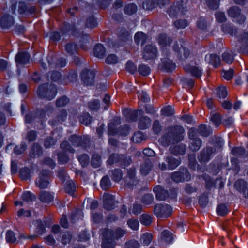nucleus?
<instances>
[{"label":"nucleus","instance_id":"nucleus-22","mask_svg":"<svg viewBox=\"0 0 248 248\" xmlns=\"http://www.w3.org/2000/svg\"><path fill=\"white\" fill-rule=\"evenodd\" d=\"M46 111L41 109L40 110H37L34 112L31 113L27 115L25 117V121L26 123H31L33 121L35 120L36 118H43L45 116Z\"/></svg>","mask_w":248,"mask_h":248},{"label":"nucleus","instance_id":"nucleus-19","mask_svg":"<svg viewBox=\"0 0 248 248\" xmlns=\"http://www.w3.org/2000/svg\"><path fill=\"white\" fill-rule=\"evenodd\" d=\"M239 41L242 43L238 51L248 53V32H242L238 37Z\"/></svg>","mask_w":248,"mask_h":248},{"label":"nucleus","instance_id":"nucleus-17","mask_svg":"<svg viewBox=\"0 0 248 248\" xmlns=\"http://www.w3.org/2000/svg\"><path fill=\"white\" fill-rule=\"evenodd\" d=\"M125 184L130 188H133L138 182L136 176V170L134 168H131L127 170V174L124 178Z\"/></svg>","mask_w":248,"mask_h":248},{"label":"nucleus","instance_id":"nucleus-24","mask_svg":"<svg viewBox=\"0 0 248 248\" xmlns=\"http://www.w3.org/2000/svg\"><path fill=\"white\" fill-rule=\"evenodd\" d=\"M186 146L185 144H180L170 146L169 148L170 153L175 155H183L185 154Z\"/></svg>","mask_w":248,"mask_h":248},{"label":"nucleus","instance_id":"nucleus-2","mask_svg":"<svg viewBox=\"0 0 248 248\" xmlns=\"http://www.w3.org/2000/svg\"><path fill=\"white\" fill-rule=\"evenodd\" d=\"M172 49L178 59L180 60L185 61L191 55V51L183 39H179V42H175L173 45Z\"/></svg>","mask_w":248,"mask_h":248},{"label":"nucleus","instance_id":"nucleus-12","mask_svg":"<svg viewBox=\"0 0 248 248\" xmlns=\"http://www.w3.org/2000/svg\"><path fill=\"white\" fill-rule=\"evenodd\" d=\"M172 180L176 183L188 181L191 178V175L186 168H182L179 171H176L171 174Z\"/></svg>","mask_w":248,"mask_h":248},{"label":"nucleus","instance_id":"nucleus-45","mask_svg":"<svg viewBox=\"0 0 248 248\" xmlns=\"http://www.w3.org/2000/svg\"><path fill=\"white\" fill-rule=\"evenodd\" d=\"M21 199L24 202H32L36 200V196L30 191H25L22 195Z\"/></svg>","mask_w":248,"mask_h":248},{"label":"nucleus","instance_id":"nucleus-62","mask_svg":"<svg viewBox=\"0 0 248 248\" xmlns=\"http://www.w3.org/2000/svg\"><path fill=\"white\" fill-rule=\"evenodd\" d=\"M60 147L64 151H68L71 153H74L75 152V150L67 141L62 142L60 145Z\"/></svg>","mask_w":248,"mask_h":248},{"label":"nucleus","instance_id":"nucleus-37","mask_svg":"<svg viewBox=\"0 0 248 248\" xmlns=\"http://www.w3.org/2000/svg\"><path fill=\"white\" fill-rule=\"evenodd\" d=\"M121 124L120 119L116 118L114 123H112L108 125V133L109 135H113L119 132L116 128V124Z\"/></svg>","mask_w":248,"mask_h":248},{"label":"nucleus","instance_id":"nucleus-64","mask_svg":"<svg viewBox=\"0 0 248 248\" xmlns=\"http://www.w3.org/2000/svg\"><path fill=\"white\" fill-rule=\"evenodd\" d=\"M27 149V145L25 142H22L19 146H16L14 150V153L16 155L23 153Z\"/></svg>","mask_w":248,"mask_h":248},{"label":"nucleus","instance_id":"nucleus-55","mask_svg":"<svg viewBox=\"0 0 248 248\" xmlns=\"http://www.w3.org/2000/svg\"><path fill=\"white\" fill-rule=\"evenodd\" d=\"M161 114L167 117L171 116L174 114V109L170 106H168L161 110Z\"/></svg>","mask_w":248,"mask_h":248},{"label":"nucleus","instance_id":"nucleus-46","mask_svg":"<svg viewBox=\"0 0 248 248\" xmlns=\"http://www.w3.org/2000/svg\"><path fill=\"white\" fill-rule=\"evenodd\" d=\"M111 185V181L108 176H105L102 178L100 182V186L103 189L105 190H108L110 188Z\"/></svg>","mask_w":248,"mask_h":248},{"label":"nucleus","instance_id":"nucleus-57","mask_svg":"<svg viewBox=\"0 0 248 248\" xmlns=\"http://www.w3.org/2000/svg\"><path fill=\"white\" fill-rule=\"evenodd\" d=\"M118 195H112L108 193H105L103 195V202H112L117 201L119 200Z\"/></svg>","mask_w":248,"mask_h":248},{"label":"nucleus","instance_id":"nucleus-26","mask_svg":"<svg viewBox=\"0 0 248 248\" xmlns=\"http://www.w3.org/2000/svg\"><path fill=\"white\" fill-rule=\"evenodd\" d=\"M184 68L186 72L190 73L192 76L197 78H200L202 75V70L198 67L186 65Z\"/></svg>","mask_w":248,"mask_h":248},{"label":"nucleus","instance_id":"nucleus-34","mask_svg":"<svg viewBox=\"0 0 248 248\" xmlns=\"http://www.w3.org/2000/svg\"><path fill=\"white\" fill-rule=\"evenodd\" d=\"M173 234L169 231L165 230L162 232L160 238L161 241L169 244L173 240Z\"/></svg>","mask_w":248,"mask_h":248},{"label":"nucleus","instance_id":"nucleus-3","mask_svg":"<svg viewBox=\"0 0 248 248\" xmlns=\"http://www.w3.org/2000/svg\"><path fill=\"white\" fill-rule=\"evenodd\" d=\"M57 92V88L54 84L46 83L39 87L37 93L39 97L51 100L55 97Z\"/></svg>","mask_w":248,"mask_h":248},{"label":"nucleus","instance_id":"nucleus-35","mask_svg":"<svg viewBox=\"0 0 248 248\" xmlns=\"http://www.w3.org/2000/svg\"><path fill=\"white\" fill-rule=\"evenodd\" d=\"M158 42L162 47H165L171 44L172 40L165 34H161L158 38Z\"/></svg>","mask_w":248,"mask_h":248},{"label":"nucleus","instance_id":"nucleus-43","mask_svg":"<svg viewBox=\"0 0 248 248\" xmlns=\"http://www.w3.org/2000/svg\"><path fill=\"white\" fill-rule=\"evenodd\" d=\"M75 189V185L72 180L67 181L66 182L65 185V190L67 193L73 196Z\"/></svg>","mask_w":248,"mask_h":248},{"label":"nucleus","instance_id":"nucleus-38","mask_svg":"<svg viewBox=\"0 0 248 248\" xmlns=\"http://www.w3.org/2000/svg\"><path fill=\"white\" fill-rule=\"evenodd\" d=\"M147 36L142 32H138L135 35L134 39L137 45H143L147 40Z\"/></svg>","mask_w":248,"mask_h":248},{"label":"nucleus","instance_id":"nucleus-48","mask_svg":"<svg viewBox=\"0 0 248 248\" xmlns=\"http://www.w3.org/2000/svg\"><path fill=\"white\" fill-rule=\"evenodd\" d=\"M217 215L223 216L227 214L229 210L227 206L225 203H220L217 207Z\"/></svg>","mask_w":248,"mask_h":248},{"label":"nucleus","instance_id":"nucleus-33","mask_svg":"<svg viewBox=\"0 0 248 248\" xmlns=\"http://www.w3.org/2000/svg\"><path fill=\"white\" fill-rule=\"evenodd\" d=\"M151 120L147 116H142L139 121V127L140 129H145L149 127L151 124Z\"/></svg>","mask_w":248,"mask_h":248},{"label":"nucleus","instance_id":"nucleus-56","mask_svg":"<svg viewBox=\"0 0 248 248\" xmlns=\"http://www.w3.org/2000/svg\"><path fill=\"white\" fill-rule=\"evenodd\" d=\"M140 222L144 225H149L152 222V217L148 214H143L140 216Z\"/></svg>","mask_w":248,"mask_h":248},{"label":"nucleus","instance_id":"nucleus-23","mask_svg":"<svg viewBox=\"0 0 248 248\" xmlns=\"http://www.w3.org/2000/svg\"><path fill=\"white\" fill-rule=\"evenodd\" d=\"M153 166L152 159L147 158L140 165V172L142 175H147L151 170Z\"/></svg>","mask_w":248,"mask_h":248},{"label":"nucleus","instance_id":"nucleus-1","mask_svg":"<svg viewBox=\"0 0 248 248\" xmlns=\"http://www.w3.org/2000/svg\"><path fill=\"white\" fill-rule=\"evenodd\" d=\"M185 129L183 126L175 125L167 127L165 129V133L160 139L164 146H168L171 144L177 143L183 140Z\"/></svg>","mask_w":248,"mask_h":248},{"label":"nucleus","instance_id":"nucleus-58","mask_svg":"<svg viewBox=\"0 0 248 248\" xmlns=\"http://www.w3.org/2000/svg\"><path fill=\"white\" fill-rule=\"evenodd\" d=\"M173 25L177 29H184L188 26V22L186 19H179L174 21Z\"/></svg>","mask_w":248,"mask_h":248},{"label":"nucleus","instance_id":"nucleus-6","mask_svg":"<svg viewBox=\"0 0 248 248\" xmlns=\"http://www.w3.org/2000/svg\"><path fill=\"white\" fill-rule=\"evenodd\" d=\"M189 139L188 148L192 152H195L200 150L202 144V140L196 135L194 128L189 129L188 133Z\"/></svg>","mask_w":248,"mask_h":248},{"label":"nucleus","instance_id":"nucleus-9","mask_svg":"<svg viewBox=\"0 0 248 248\" xmlns=\"http://www.w3.org/2000/svg\"><path fill=\"white\" fill-rule=\"evenodd\" d=\"M165 161L167 164L163 162L159 163V168L161 170H173L177 168L181 164V159L180 158H176L172 156L169 155L165 158Z\"/></svg>","mask_w":248,"mask_h":248},{"label":"nucleus","instance_id":"nucleus-29","mask_svg":"<svg viewBox=\"0 0 248 248\" xmlns=\"http://www.w3.org/2000/svg\"><path fill=\"white\" fill-rule=\"evenodd\" d=\"M205 60L209 64L213 65L215 67L217 66L220 62L219 56L214 54L206 55Z\"/></svg>","mask_w":248,"mask_h":248},{"label":"nucleus","instance_id":"nucleus-59","mask_svg":"<svg viewBox=\"0 0 248 248\" xmlns=\"http://www.w3.org/2000/svg\"><path fill=\"white\" fill-rule=\"evenodd\" d=\"M132 139L133 141L135 143H140L142 140H145V138L141 132L138 131L134 133Z\"/></svg>","mask_w":248,"mask_h":248},{"label":"nucleus","instance_id":"nucleus-53","mask_svg":"<svg viewBox=\"0 0 248 248\" xmlns=\"http://www.w3.org/2000/svg\"><path fill=\"white\" fill-rule=\"evenodd\" d=\"M155 0H145L143 3V8L145 10H151L156 7Z\"/></svg>","mask_w":248,"mask_h":248},{"label":"nucleus","instance_id":"nucleus-21","mask_svg":"<svg viewBox=\"0 0 248 248\" xmlns=\"http://www.w3.org/2000/svg\"><path fill=\"white\" fill-rule=\"evenodd\" d=\"M31 56L27 52H19L16 55L15 60L18 64H26L29 63Z\"/></svg>","mask_w":248,"mask_h":248},{"label":"nucleus","instance_id":"nucleus-25","mask_svg":"<svg viewBox=\"0 0 248 248\" xmlns=\"http://www.w3.org/2000/svg\"><path fill=\"white\" fill-rule=\"evenodd\" d=\"M14 23L12 16L9 14L4 15L0 20V26L2 28H9Z\"/></svg>","mask_w":248,"mask_h":248},{"label":"nucleus","instance_id":"nucleus-11","mask_svg":"<svg viewBox=\"0 0 248 248\" xmlns=\"http://www.w3.org/2000/svg\"><path fill=\"white\" fill-rule=\"evenodd\" d=\"M157 48L155 46L147 45L142 50V58L146 61L154 60L157 57Z\"/></svg>","mask_w":248,"mask_h":248},{"label":"nucleus","instance_id":"nucleus-4","mask_svg":"<svg viewBox=\"0 0 248 248\" xmlns=\"http://www.w3.org/2000/svg\"><path fill=\"white\" fill-rule=\"evenodd\" d=\"M187 7L185 5L184 0H182L180 3L179 1L174 3L167 10V13L170 17L175 18L178 16L183 15L187 12Z\"/></svg>","mask_w":248,"mask_h":248},{"label":"nucleus","instance_id":"nucleus-44","mask_svg":"<svg viewBox=\"0 0 248 248\" xmlns=\"http://www.w3.org/2000/svg\"><path fill=\"white\" fill-rule=\"evenodd\" d=\"M222 31L224 33L230 34L231 35H235L237 33L236 29L229 24L222 25Z\"/></svg>","mask_w":248,"mask_h":248},{"label":"nucleus","instance_id":"nucleus-51","mask_svg":"<svg viewBox=\"0 0 248 248\" xmlns=\"http://www.w3.org/2000/svg\"><path fill=\"white\" fill-rule=\"evenodd\" d=\"M137 11V6L136 4L131 3L127 5L124 8V12L126 14L131 15Z\"/></svg>","mask_w":248,"mask_h":248},{"label":"nucleus","instance_id":"nucleus-14","mask_svg":"<svg viewBox=\"0 0 248 248\" xmlns=\"http://www.w3.org/2000/svg\"><path fill=\"white\" fill-rule=\"evenodd\" d=\"M47 60L50 69L63 67L66 64V61L65 59L63 58H56L52 54H49Z\"/></svg>","mask_w":248,"mask_h":248},{"label":"nucleus","instance_id":"nucleus-52","mask_svg":"<svg viewBox=\"0 0 248 248\" xmlns=\"http://www.w3.org/2000/svg\"><path fill=\"white\" fill-rule=\"evenodd\" d=\"M92 117L87 112L83 113L80 116L79 121L80 123L84 125H88L91 123Z\"/></svg>","mask_w":248,"mask_h":248},{"label":"nucleus","instance_id":"nucleus-10","mask_svg":"<svg viewBox=\"0 0 248 248\" xmlns=\"http://www.w3.org/2000/svg\"><path fill=\"white\" fill-rule=\"evenodd\" d=\"M227 13L229 16L236 18L237 22L240 24L244 23L246 20V16L241 13V10L238 6L231 7L227 10Z\"/></svg>","mask_w":248,"mask_h":248},{"label":"nucleus","instance_id":"nucleus-8","mask_svg":"<svg viewBox=\"0 0 248 248\" xmlns=\"http://www.w3.org/2000/svg\"><path fill=\"white\" fill-rule=\"evenodd\" d=\"M216 153V149L214 147L206 146L204 147L198 155V161L202 164L208 162L213 155Z\"/></svg>","mask_w":248,"mask_h":248},{"label":"nucleus","instance_id":"nucleus-36","mask_svg":"<svg viewBox=\"0 0 248 248\" xmlns=\"http://www.w3.org/2000/svg\"><path fill=\"white\" fill-rule=\"evenodd\" d=\"M234 187L238 191L244 193L247 187V183L244 180L239 179L235 182Z\"/></svg>","mask_w":248,"mask_h":248},{"label":"nucleus","instance_id":"nucleus-50","mask_svg":"<svg viewBox=\"0 0 248 248\" xmlns=\"http://www.w3.org/2000/svg\"><path fill=\"white\" fill-rule=\"evenodd\" d=\"M121 155H119L117 154H113L110 155L109 158L108 159L107 162L109 165L113 164L115 163H121Z\"/></svg>","mask_w":248,"mask_h":248},{"label":"nucleus","instance_id":"nucleus-54","mask_svg":"<svg viewBox=\"0 0 248 248\" xmlns=\"http://www.w3.org/2000/svg\"><path fill=\"white\" fill-rule=\"evenodd\" d=\"M138 71L140 75L146 76L150 73L151 69L147 65L142 64L139 65Z\"/></svg>","mask_w":248,"mask_h":248},{"label":"nucleus","instance_id":"nucleus-41","mask_svg":"<svg viewBox=\"0 0 248 248\" xmlns=\"http://www.w3.org/2000/svg\"><path fill=\"white\" fill-rule=\"evenodd\" d=\"M111 172V176L112 179L116 182H119L122 178V172L120 169H115L110 171Z\"/></svg>","mask_w":248,"mask_h":248},{"label":"nucleus","instance_id":"nucleus-42","mask_svg":"<svg viewBox=\"0 0 248 248\" xmlns=\"http://www.w3.org/2000/svg\"><path fill=\"white\" fill-rule=\"evenodd\" d=\"M198 132L202 136L207 137L212 133V130L210 127H207L205 125L201 124L198 127Z\"/></svg>","mask_w":248,"mask_h":248},{"label":"nucleus","instance_id":"nucleus-5","mask_svg":"<svg viewBox=\"0 0 248 248\" xmlns=\"http://www.w3.org/2000/svg\"><path fill=\"white\" fill-rule=\"evenodd\" d=\"M172 209L169 204L165 203H159L155 205L154 213L159 219L165 218L170 216Z\"/></svg>","mask_w":248,"mask_h":248},{"label":"nucleus","instance_id":"nucleus-60","mask_svg":"<svg viewBox=\"0 0 248 248\" xmlns=\"http://www.w3.org/2000/svg\"><path fill=\"white\" fill-rule=\"evenodd\" d=\"M118 58L114 54L108 55L105 59V62L108 64H116L118 62Z\"/></svg>","mask_w":248,"mask_h":248},{"label":"nucleus","instance_id":"nucleus-61","mask_svg":"<svg viewBox=\"0 0 248 248\" xmlns=\"http://www.w3.org/2000/svg\"><path fill=\"white\" fill-rule=\"evenodd\" d=\"M227 94L226 88L224 86L220 87L217 90V95L220 99L225 98Z\"/></svg>","mask_w":248,"mask_h":248},{"label":"nucleus","instance_id":"nucleus-16","mask_svg":"<svg viewBox=\"0 0 248 248\" xmlns=\"http://www.w3.org/2000/svg\"><path fill=\"white\" fill-rule=\"evenodd\" d=\"M131 41V37L128 31L125 29H121L119 33L118 40L115 42L114 46L118 47L124 46L126 43Z\"/></svg>","mask_w":248,"mask_h":248},{"label":"nucleus","instance_id":"nucleus-49","mask_svg":"<svg viewBox=\"0 0 248 248\" xmlns=\"http://www.w3.org/2000/svg\"><path fill=\"white\" fill-rule=\"evenodd\" d=\"M65 49L70 55H73L77 52L78 47L75 44L69 43L66 45Z\"/></svg>","mask_w":248,"mask_h":248},{"label":"nucleus","instance_id":"nucleus-27","mask_svg":"<svg viewBox=\"0 0 248 248\" xmlns=\"http://www.w3.org/2000/svg\"><path fill=\"white\" fill-rule=\"evenodd\" d=\"M140 110H131L128 108H125L124 110L123 113L124 115L128 119L132 121H136L138 116V114L140 115L142 113Z\"/></svg>","mask_w":248,"mask_h":248},{"label":"nucleus","instance_id":"nucleus-28","mask_svg":"<svg viewBox=\"0 0 248 248\" xmlns=\"http://www.w3.org/2000/svg\"><path fill=\"white\" fill-rule=\"evenodd\" d=\"M43 154L41 146L36 143H34L30 152V156L31 158L39 157Z\"/></svg>","mask_w":248,"mask_h":248},{"label":"nucleus","instance_id":"nucleus-40","mask_svg":"<svg viewBox=\"0 0 248 248\" xmlns=\"http://www.w3.org/2000/svg\"><path fill=\"white\" fill-rule=\"evenodd\" d=\"M222 60L227 64H231L234 61V54L231 51L224 52L222 55Z\"/></svg>","mask_w":248,"mask_h":248},{"label":"nucleus","instance_id":"nucleus-39","mask_svg":"<svg viewBox=\"0 0 248 248\" xmlns=\"http://www.w3.org/2000/svg\"><path fill=\"white\" fill-rule=\"evenodd\" d=\"M202 177L205 181V187L206 189L211 190L215 188V180H212L209 176L205 174H203L202 175Z\"/></svg>","mask_w":248,"mask_h":248},{"label":"nucleus","instance_id":"nucleus-13","mask_svg":"<svg viewBox=\"0 0 248 248\" xmlns=\"http://www.w3.org/2000/svg\"><path fill=\"white\" fill-rule=\"evenodd\" d=\"M51 177V172L48 170H42L39 174V179L36 182L37 186L41 189L47 187L49 184V179Z\"/></svg>","mask_w":248,"mask_h":248},{"label":"nucleus","instance_id":"nucleus-47","mask_svg":"<svg viewBox=\"0 0 248 248\" xmlns=\"http://www.w3.org/2000/svg\"><path fill=\"white\" fill-rule=\"evenodd\" d=\"M211 143L215 147L216 152L218 149H221L223 145V142L220 137H214L212 139Z\"/></svg>","mask_w":248,"mask_h":248},{"label":"nucleus","instance_id":"nucleus-20","mask_svg":"<svg viewBox=\"0 0 248 248\" xmlns=\"http://www.w3.org/2000/svg\"><path fill=\"white\" fill-rule=\"evenodd\" d=\"M153 191L155 193L156 199L159 201H165L169 196L168 190L160 185L155 186Z\"/></svg>","mask_w":248,"mask_h":248},{"label":"nucleus","instance_id":"nucleus-7","mask_svg":"<svg viewBox=\"0 0 248 248\" xmlns=\"http://www.w3.org/2000/svg\"><path fill=\"white\" fill-rule=\"evenodd\" d=\"M69 142L75 147L85 149L90 146V139L86 135H72L68 138Z\"/></svg>","mask_w":248,"mask_h":248},{"label":"nucleus","instance_id":"nucleus-31","mask_svg":"<svg viewBox=\"0 0 248 248\" xmlns=\"http://www.w3.org/2000/svg\"><path fill=\"white\" fill-rule=\"evenodd\" d=\"M161 61L162 66L167 71H172L175 68V64L171 60L167 58H163L161 59Z\"/></svg>","mask_w":248,"mask_h":248},{"label":"nucleus","instance_id":"nucleus-63","mask_svg":"<svg viewBox=\"0 0 248 248\" xmlns=\"http://www.w3.org/2000/svg\"><path fill=\"white\" fill-rule=\"evenodd\" d=\"M152 240V235L151 233H144L141 237L142 243L145 245H149Z\"/></svg>","mask_w":248,"mask_h":248},{"label":"nucleus","instance_id":"nucleus-30","mask_svg":"<svg viewBox=\"0 0 248 248\" xmlns=\"http://www.w3.org/2000/svg\"><path fill=\"white\" fill-rule=\"evenodd\" d=\"M39 199L42 202H51L52 201L57 200L56 198L55 197L53 194L46 191H41L40 192Z\"/></svg>","mask_w":248,"mask_h":248},{"label":"nucleus","instance_id":"nucleus-32","mask_svg":"<svg viewBox=\"0 0 248 248\" xmlns=\"http://www.w3.org/2000/svg\"><path fill=\"white\" fill-rule=\"evenodd\" d=\"M106 49L101 44L95 46L93 49V53L95 56L99 58H102L105 56Z\"/></svg>","mask_w":248,"mask_h":248},{"label":"nucleus","instance_id":"nucleus-15","mask_svg":"<svg viewBox=\"0 0 248 248\" xmlns=\"http://www.w3.org/2000/svg\"><path fill=\"white\" fill-rule=\"evenodd\" d=\"M95 73L93 71L84 69L81 73L82 82L86 86L93 85L94 83Z\"/></svg>","mask_w":248,"mask_h":248},{"label":"nucleus","instance_id":"nucleus-18","mask_svg":"<svg viewBox=\"0 0 248 248\" xmlns=\"http://www.w3.org/2000/svg\"><path fill=\"white\" fill-rule=\"evenodd\" d=\"M103 240L102 244V248H113L115 243L113 238L109 235H111V231L105 229L103 233Z\"/></svg>","mask_w":248,"mask_h":248}]
</instances>
